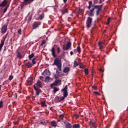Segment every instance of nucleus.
I'll use <instances>...</instances> for the list:
<instances>
[{
  "label": "nucleus",
  "instance_id": "f257e3e1",
  "mask_svg": "<svg viewBox=\"0 0 128 128\" xmlns=\"http://www.w3.org/2000/svg\"><path fill=\"white\" fill-rule=\"evenodd\" d=\"M61 92H63L64 96L60 98L58 96L57 97L58 100L60 102H62V100H64V98H66L68 94V85H66L64 88L62 90Z\"/></svg>",
  "mask_w": 128,
  "mask_h": 128
},
{
  "label": "nucleus",
  "instance_id": "f03ea898",
  "mask_svg": "<svg viewBox=\"0 0 128 128\" xmlns=\"http://www.w3.org/2000/svg\"><path fill=\"white\" fill-rule=\"evenodd\" d=\"M52 66H56L58 70L60 72H62V60L60 58H56L54 60V63Z\"/></svg>",
  "mask_w": 128,
  "mask_h": 128
},
{
  "label": "nucleus",
  "instance_id": "7ed1b4c3",
  "mask_svg": "<svg viewBox=\"0 0 128 128\" xmlns=\"http://www.w3.org/2000/svg\"><path fill=\"white\" fill-rule=\"evenodd\" d=\"M94 8L97 10L96 12V16H98L100 14V12H102V5H94Z\"/></svg>",
  "mask_w": 128,
  "mask_h": 128
},
{
  "label": "nucleus",
  "instance_id": "20e7f679",
  "mask_svg": "<svg viewBox=\"0 0 128 128\" xmlns=\"http://www.w3.org/2000/svg\"><path fill=\"white\" fill-rule=\"evenodd\" d=\"M41 24L40 22H34L32 25V30H36V28H40Z\"/></svg>",
  "mask_w": 128,
  "mask_h": 128
},
{
  "label": "nucleus",
  "instance_id": "39448f33",
  "mask_svg": "<svg viewBox=\"0 0 128 128\" xmlns=\"http://www.w3.org/2000/svg\"><path fill=\"white\" fill-rule=\"evenodd\" d=\"M92 18L90 17H88L86 22V28H90L92 26Z\"/></svg>",
  "mask_w": 128,
  "mask_h": 128
},
{
  "label": "nucleus",
  "instance_id": "423d86ee",
  "mask_svg": "<svg viewBox=\"0 0 128 128\" xmlns=\"http://www.w3.org/2000/svg\"><path fill=\"white\" fill-rule=\"evenodd\" d=\"M72 47V42H67L66 45H64L62 46V50H70Z\"/></svg>",
  "mask_w": 128,
  "mask_h": 128
},
{
  "label": "nucleus",
  "instance_id": "0eeeda50",
  "mask_svg": "<svg viewBox=\"0 0 128 128\" xmlns=\"http://www.w3.org/2000/svg\"><path fill=\"white\" fill-rule=\"evenodd\" d=\"M34 86L38 88H42V81L38 80L36 84L34 85Z\"/></svg>",
  "mask_w": 128,
  "mask_h": 128
},
{
  "label": "nucleus",
  "instance_id": "6e6552de",
  "mask_svg": "<svg viewBox=\"0 0 128 128\" xmlns=\"http://www.w3.org/2000/svg\"><path fill=\"white\" fill-rule=\"evenodd\" d=\"M94 7H92V9L90 10L88 16H94Z\"/></svg>",
  "mask_w": 128,
  "mask_h": 128
},
{
  "label": "nucleus",
  "instance_id": "1a4fd4ad",
  "mask_svg": "<svg viewBox=\"0 0 128 128\" xmlns=\"http://www.w3.org/2000/svg\"><path fill=\"white\" fill-rule=\"evenodd\" d=\"M32 80H34V79L32 77L29 78L26 80L28 84L27 85L30 86L32 84Z\"/></svg>",
  "mask_w": 128,
  "mask_h": 128
},
{
  "label": "nucleus",
  "instance_id": "9d476101",
  "mask_svg": "<svg viewBox=\"0 0 128 128\" xmlns=\"http://www.w3.org/2000/svg\"><path fill=\"white\" fill-rule=\"evenodd\" d=\"M65 124V128H72V124L66 122V121L64 122Z\"/></svg>",
  "mask_w": 128,
  "mask_h": 128
},
{
  "label": "nucleus",
  "instance_id": "9b49d317",
  "mask_svg": "<svg viewBox=\"0 0 128 128\" xmlns=\"http://www.w3.org/2000/svg\"><path fill=\"white\" fill-rule=\"evenodd\" d=\"M61 12L62 14H68V9L66 8L61 10Z\"/></svg>",
  "mask_w": 128,
  "mask_h": 128
},
{
  "label": "nucleus",
  "instance_id": "f8f14e48",
  "mask_svg": "<svg viewBox=\"0 0 128 128\" xmlns=\"http://www.w3.org/2000/svg\"><path fill=\"white\" fill-rule=\"evenodd\" d=\"M34 86V89L36 92V96H40V88H38L36 87V86Z\"/></svg>",
  "mask_w": 128,
  "mask_h": 128
},
{
  "label": "nucleus",
  "instance_id": "ddd939ff",
  "mask_svg": "<svg viewBox=\"0 0 128 128\" xmlns=\"http://www.w3.org/2000/svg\"><path fill=\"white\" fill-rule=\"evenodd\" d=\"M8 28L6 25H4L2 28V34H6Z\"/></svg>",
  "mask_w": 128,
  "mask_h": 128
},
{
  "label": "nucleus",
  "instance_id": "4468645a",
  "mask_svg": "<svg viewBox=\"0 0 128 128\" xmlns=\"http://www.w3.org/2000/svg\"><path fill=\"white\" fill-rule=\"evenodd\" d=\"M51 52L52 56H54V58H56V49H54V47L52 48Z\"/></svg>",
  "mask_w": 128,
  "mask_h": 128
},
{
  "label": "nucleus",
  "instance_id": "2eb2a0df",
  "mask_svg": "<svg viewBox=\"0 0 128 128\" xmlns=\"http://www.w3.org/2000/svg\"><path fill=\"white\" fill-rule=\"evenodd\" d=\"M8 4V1L6 0H4L0 4V6H6Z\"/></svg>",
  "mask_w": 128,
  "mask_h": 128
},
{
  "label": "nucleus",
  "instance_id": "dca6fc26",
  "mask_svg": "<svg viewBox=\"0 0 128 128\" xmlns=\"http://www.w3.org/2000/svg\"><path fill=\"white\" fill-rule=\"evenodd\" d=\"M26 68H30L32 66V64L30 63V62H28L25 64Z\"/></svg>",
  "mask_w": 128,
  "mask_h": 128
},
{
  "label": "nucleus",
  "instance_id": "f3484780",
  "mask_svg": "<svg viewBox=\"0 0 128 128\" xmlns=\"http://www.w3.org/2000/svg\"><path fill=\"white\" fill-rule=\"evenodd\" d=\"M98 44L100 48V50H102V48H104V43H103L102 42H98Z\"/></svg>",
  "mask_w": 128,
  "mask_h": 128
},
{
  "label": "nucleus",
  "instance_id": "a211bd4d",
  "mask_svg": "<svg viewBox=\"0 0 128 128\" xmlns=\"http://www.w3.org/2000/svg\"><path fill=\"white\" fill-rule=\"evenodd\" d=\"M88 10H90V8H94V4H92V2L90 1L88 2Z\"/></svg>",
  "mask_w": 128,
  "mask_h": 128
},
{
  "label": "nucleus",
  "instance_id": "6ab92c4d",
  "mask_svg": "<svg viewBox=\"0 0 128 128\" xmlns=\"http://www.w3.org/2000/svg\"><path fill=\"white\" fill-rule=\"evenodd\" d=\"M50 80H52V78H50V77L48 76H47L45 78L44 82L46 84H48V82H50Z\"/></svg>",
  "mask_w": 128,
  "mask_h": 128
},
{
  "label": "nucleus",
  "instance_id": "aec40b11",
  "mask_svg": "<svg viewBox=\"0 0 128 128\" xmlns=\"http://www.w3.org/2000/svg\"><path fill=\"white\" fill-rule=\"evenodd\" d=\"M104 0H94V2L96 4H102Z\"/></svg>",
  "mask_w": 128,
  "mask_h": 128
},
{
  "label": "nucleus",
  "instance_id": "412c9836",
  "mask_svg": "<svg viewBox=\"0 0 128 128\" xmlns=\"http://www.w3.org/2000/svg\"><path fill=\"white\" fill-rule=\"evenodd\" d=\"M4 44V40L2 39L1 40V43L0 44V52L2 51V46Z\"/></svg>",
  "mask_w": 128,
  "mask_h": 128
},
{
  "label": "nucleus",
  "instance_id": "4be33fe9",
  "mask_svg": "<svg viewBox=\"0 0 128 128\" xmlns=\"http://www.w3.org/2000/svg\"><path fill=\"white\" fill-rule=\"evenodd\" d=\"M50 124H51V126H54V128H56L58 126L56 122L54 120L50 122Z\"/></svg>",
  "mask_w": 128,
  "mask_h": 128
},
{
  "label": "nucleus",
  "instance_id": "5701e85b",
  "mask_svg": "<svg viewBox=\"0 0 128 128\" xmlns=\"http://www.w3.org/2000/svg\"><path fill=\"white\" fill-rule=\"evenodd\" d=\"M44 12H42L41 14H40L38 18L40 20H42L44 19Z\"/></svg>",
  "mask_w": 128,
  "mask_h": 128
},
{
  "label": "nucleus",
  "instance_id": "b1692460",
  "mask_svg": "<svg viewBox=\"0 0 128 128\" xmlns=\"http://www.w3.org/2000/svg\"><path fill=\"white\" fill-rule=\"evenodd\" d=\"M69 71H70V68L68 67H66L64 68L63 72L66 74V72H68Z\"/></svg>",
  "mask_w": 128,
  "mask_h": 128
},
{
  "label": "nucleus",
  "instance_id": "393cba45",
  "mask_svg": "<svg viewBox=\"0 0 128 128\" xmlns=\"http://www.w3.org/2000/svg\"><path fill=\"white\" fill-rule=\"evenodd\" d=\"M72 128H80V124H74L72 126Z\"/></svg>",
  "mask_w": 128,
  "mask_h": 128
},
{
  "label": "nucleus",
  "instance_id": "a878e982",
  "mask_svg": "<svg viewBox=\"0 0 128 128\" xmlns=\"http://www.w3.org/2000/svg\"><path fill=\"white\" fill-rule=\"evenodd\" d=\"M55 83H56V85L58 86V84L59 86H60L62 84V80H56L55 81Z\"/></svg>",
  "mask_w": 128,
  "mask_h": 128
},
{
  "label": "nucleus",
  "instance_id": "bb28decb",
  "mask_svg": "<svg viewBox=\"0 0 128 128\" xmlns=\"http://www.w3.org/2000/svg\"><path fill=\"white\" fill-rule=\"evenodd\" d=\"M17 58H22V54L20 52H17Z\"/></svg>",
  "mask_w": 128,
  "mask_h": 128
},
{
  "label": "nucleus",
  "instance_id": "cd10ccee",
  "mask_svg": "<svg viewBox=\"0 0 128 128\" xmlns=\"http://www.w3.org/2000/svg\"><path fill=\"white\" fill-rule=\"evenodd\" d=\"M50 88H52L54 86H58L56 83V82H53L52 84H50Z\"/></svg>",
  "mask_w": 128,
  "mask_h": 128
},
{
  "label": "nucleus",
  "instance_id": "c85d7f7f",
  "mask_svg": "<svg viewBox=\"0 0 128 128\" xmlns=\"http://www.w3.org/2000/svg\"><path fill=\"white\" fill-rule=\"evenodd\" d=\"M34 56V53H32L31 54L28 55V58L30 60Z\"/></svg>",
  "mask_w": 128,
  "mask_h": 128
},
{
  "label": "nucleus",
  "instance_id": "c756f323",
  "mask_svg": "<svg viewBox=\"0 0 128 128\" xmlns=\"http://www.w3.org/2000/svg\"><path fill=\"white\" fill-rule=\"evenodd\" d=\"M34 0H24V2H28V4H30V2H32Z\"/></svg>",
  "mask_w": 128,
  "mask_h": 128
},
{
  "label": "nucleus",
  "instance_id": "7c9ffc66",
  "mask_svg": "<svg viewBox=\"0 0 128 128\" xmlns=\"http://www.w3.org/2000/svg\"><path fill=\"white\" fill-rule=\"evenodd\" d=\"M84 72L85 74H86V76L88 75V74H89V72H88V69L85 68L84 70Z\"/></svg>",
  "mask_w": 128,
  "mask_h": 128
},
{
  "label": "nucleus",
  "instance_id": "2f4dec72",
  "mask_svg": "<svg viewBox=\"0 0 128 128\" xmlns=\"http://www.w3.org/2000/svg\"><path fill=\"white\" fill-rule=\"evenodd\" d=\"M40 124H42V126H46V122L45 121H41Z\"/></svg>",
  "mask_w": 128,
  "mask_h": 128
},
{
  "label": "nucleus",
  "instance_id": "473e14b6",
  "mask_svg": "<svg viewBox=\"0 0 128 128\" xmlns=\"http://www.w3.org/2000/svg\"><path fill=\"white\" fill-rule=\"evenodd\" d=\"M76 50H77V52H78V54H80V46L77 47V49Z\"/></svg>",
  "mask_w": 128,
  "mask_h": 128
},
{
  "label": "nucleus",
  "instance_id": "72a5a7b5",
  "mask_svg": "<svg viewBox=\"0 0 128 128\" xmlns=\"http://www.w3.org/2000/svg\"><path fill=\"white\" fill-rule=\"evenodd\" d=\"M78 66V62L75 60L74 62V68H76V66Z\"/></svg>",
  "mask_w": 128,
  "mask_h": 128
},
{
  "label": "nucleus",
  "instance_id": "f704fd0d",
  "mask_svg": "<svg viewBox=\"0 0 128 128\" xmlns=\"http://www.w3.org/2000/svg\"><path fill=\"white\" fill-rule=\"evenodd\" d=\"M110 20H112V18H110V17H108L106 24H110Z\"/></svg>",
  "mask_w": 128,
  "mask_h": 128
},
{
  "label": "nucleus",
  "instance_id": "c9c22d12",
  "mask_svg": "<svg viewBox=\"0 0 128 128\" xmlns=\"http://www.w3.org/2000/svg\"><path fill=\"white\" fill-rule=\"evenodd\" d=\"M56 92H58V88L56 87H54V94H56Z\"/></svg>",
  "mask_w": 128,
  "mask_h": 128
},
{
  "label": "nucleus",
  "instance_id": "e433bc0d",
  "mask_svg": "<svg viewBox=\"0 0 128 128\" xmlns=\"http://www.w3.org/2000/svg\"><path fill=\"white\" fill-rule=\"evenodd\" d=\"M90 126H94V123L92 122V120H90L89 122Z\"/></svg>",
  "mask_w": 128,
  "mask_h": 128
},
{
  "label": "nucleus",
  "instance_id": "4c0bfd02",
  "mask_svg": "<svg viewBox=\"0 0 128 128\" xmlns=\"http://www.w3.org/2000/svg\"><path fill=\"white\" fill-rule=\"evenodd\" d=\"M48 72V70L46 69L43 72H42V76H46V72Z\"/></svg>",
  "mask_w": 128,
  "mask_h": 128
},
{
  "label": "nucleus",
  "instance_id": "58836bf2",
  "mask_svg": "<svg viewBox=\"0 0 128 128\" xmlns=\"http://www.w3.org/2000/svg\"><path fill=\"white\" fill-rule=\"evenodd\" d=\"M36 58H33L32 60V63L33 64H36Z\"/></svg>",
  "mask_w": 128,
  "mask_h": 128
},
{
  "label": "nucleus",
  "instance_id": "ea45409f",
  "mask_svg": "<svg viewBox=\"0 0 128 128\" xmlns=\"http://www.w3.org/2000/svg\"><path fill=\"white\" fill-rule=\"evenodd\" d=\"M41 104L42 106H46V102H41Z\"/></svg>",
  "mask_w": 128,
  "mask_h": 128
},
{
  "label": "nucleus",
  "instance_id": "a19ab883",
  "mask_svg": "<svg viewBox=\"0 0 128 128\" xmlns=\"http://www.w3.org/2000/svg\"><path fill=\"white\" fill-rule=\"evenodd\" d=\"M30 20H32V16H30L28 17L27 22H28V24H30Z\"/></svg>",
  "mask_w": 128,
  "mask_h": 128
},
{
  "label": "nucleus",
  "instance_id": "79ce46f5",
  "mask_svg": "<svg viewBox=\"0 0 128 128\" xmlns=\"http://www.w3.org/2000/svg\"><path fill=\"white\" fill-rule=\"evenodd\" d=\"M2 104H4V102L2 101H0V108H2L4 106Z\"/></svg>",
  "mask_w": 128,
  "mask_h": 128
},
{
  "label": "nucleus",
  "instance_id": "37998d69",
  "mask_svg": "<svg viewBox=\"0 0 128 128\" xmlns=\"http://www.w3.org/2000/svg\"><path fill=\"white\" fill-rule=\"evenodd\" d=\"M44 44H46V40H42V43L40 44V46H44Z\"/></svg>",
  "mask_w": 128,
  "mask_h": 128
},
{
  "label": "nucleus",
  "instance_id": "c03bdc74",
  "mask_svg": "<svg viewBox=\"0 0 128 128\" xmlns=\"http://www.w3.org/2000/svg\"><path fill=\"white\" fill-rule=\"evenodd\" d=\"M86 68V66H84V64H81L80 66V68Z\"/></svg>",
  "mask_w": 128,
  "mask_h": 128
},
{
  "label": "nucleus",
  "instance_id": "a18cd8bd",
  "mask_svg": "<svg viewBox=\"0 0 128 128\" xmlns=\"http://www.w3.org/2000/svg\"><path fill=\"white\" fill-rule=\"evenodd\" d=\"M8 6H6L4 10V13L6 12V10H8Z\"/></svg>",
  "mask_w": 128,
  "mask_h": 128
},
{
  "label": "nucleus",
  "instance_id": "49530a36",
  "mask_svg": "<svg viewBox=\"0 0 128 128\" xmlns=\"http://www.w3.org/2000/svg\"><path fill=\"white\" fill-rule=\"evenodd\" d=\"M56 74L58 76H60V72H58V70H56Z\"/></svg>",
  "mask_w": 128,
  "mask_h": 128
},
{
  "label": "nucleus",
  "instance_id": "de8ad7c7",
  "mask_svg": "<svg viewBox=\"0 0 128 128\" xmlns=\"http://www.w3.org/2000/svg\"><path fill=\"white\" fill-rule=\"evenodd\" d=\"M94 94H98V96H100V93L98 92L94 91Z\"/></svg>",
  "mask_w": 128,
  "mask_h": 128
},
{
  "label": "nucleus",
  "instance_id": "09e8293b",
  "mask_svg": "<svg viewBox=\"0 0 128 128\" xmlns=\"http://www.w3.org/2000/svg\"><path fill=\"white\" fill-rule=\"evenodd\" d=\"M12 78H14V76H10L9 77V80H12Z\"/></svg>",
  "mask_w": 128,
  "mask_h": 128
},
{
  "label": "nucleus",
  "instance_id": "8fccbe9b",
  "mask_svg": "<svg viewBox=\"0 0 128 128\" xmlns=\"http://www.w3.org/2000/svg\"><path fill=\"white\" fill-rule=\"evenodd\" d=\"M57 50H58V54H60V47L58 48Z\"/></svg>",
  "mask_w": 128,
  "mask_h": 128
},
{
  "label": "nucleus",
  "instance_id": "3c124183",
  "mask_svg": "<svg viewBox=\"0 0 128 128\" xmlns=\"http://www.w3.org/2000/svg\"><path fill=\"white\" fill-rule=\"evenodd\" d=\"M18 34H22V29H19L18 30Z\"/></svg>",
  "mask_w": 128,
  "mask_h": 128
},
{
  "label": "nucleus",
  "instance_id": "603ef678",
  "mask_svg": "<svg viewBox=\"0 0 128 128\" xmlns=\"http://www.w3.org/2000/svg\"><path fill=\"white\" fill-rule=\"evenodd\" d=\"M92 88H94V90H98V88L94 86H92Z\"/></svg>",
  "mask_w": 128,
  "mask_h": 128
},
{
  "label": "nucleus",
  "instance_id": "864d4df0",
  "mask_svg": "<svg viewBox=\"0 0 128 128\" xmlns=\"http://www.w3.org/2000/svg\"><path fill=\"white\" fill-rule=\"evenodd\" d=\"M18 120L14 122V124H18Z\"/></svg>",
  "mask_w": 128,
  "mask_h": 128
},
{
  "label": "nucleus",
  "instance_id": "5fc2aeb1",
  "mask_svg": "<svg viewBox=\"0 0 128 128\" xmlns=\"http://www.w3.org/2000/svg\"><path fill=\"white\" fill-rule=\"evenodd\" d=\"M40 80H44V76H40Z\"/></svg>",
  "mask_w": 128,
  "mask_h": 128
},
{
  "label": "nucleus",
  "instance_id": "6e6d98bb",
  "mask_svg": "<svg viewBox=\"0 0 128 128\" xmlns=\"http://www.w3.org/2000/svg\"><path fill=\"white\" fill-rule=\"evenodd\" d=\"M24 6V4H21V8H23Z\"/></svg>",
  "mask_w": 128,
  "mask_h": 128
},
{
  "label": "nucleus",
  "instance_id": "4d7b16f0",
  "mask_svg": "<svg viewBox=\"0 0 128 128\" xmlns=\"http://www.w3.org/2000/svg\"><path fill=\"white\" fill-rule=\"evenodd\" d=\"M73 52H74V53L76 54V52H77L78 51H77L76 49H74V50H73Z\"/></svg>",
  "mask_w": 128,
  "mask_h": 128
},
{
  "label": "nucleus",
  "instance_id": "13d9d810",
  "mask_svg": "<svg viewBox=\"0 0 128 128\" xmlns=\"http://www.w3.org/2000/svg\"><path fill=\"white\" fill-rule=\"evenodd\" d=\"M54 78H58V76H56V74H54Z\"/></svg>",
  "mask_w": 128,
  "mask_h": 128
},
{
  "label": "nucleus",
  "instance_id": "bf43d9fd",
  "mask_svg": "<svg viewBox=\"0 0 128 128\" xmlns=\"http://www.w3.org/2000/svg\"><path fill=\"white\" fill-rule=\"evenodd\" d=\"M70 56H72V54H74V52L72 51H71L70 52Z\"/></svg>",
  "mask_w": 128,
  "mask_h": 128
},
{
  "label": "nucleus",
  "instance_id": "052dcab7",
  "mask_svg": "<svg viewBox=\"0 0 128 128\" xmlns=\"http://www.w3.org/2000/svg\"><path fill=\"white\" fill-rule=\"evenodd\" d=\"M100 72H104V70L102 69V68H100L99 70Z\"/></svg>",
  "mask_w": 128,
  "mask_h": 128
},
{
  "label": "nucleus",
  "instance_id": "680f3d73",
  "mask_svg": "<svg viewBox=\"0 0 128 128\" xmlns=\"http://www.w3.org/2000/svg\"><path fill=\"white\" fill-rule=\"evenodd\" d=\"M64 4H66V2H68V0H63Z\"/></svg>",
  "mask_w": 128,
  "mask_h": 128
},
{
  "label": "nucleus",
  "instance_id": "e2e57ef3",
  "mask_svg": "<svg viewBox=\"0 0 128 128\" xmlns=\"http://www.w3.org/2000/svg\"><path fill=\"white\" fill-rule=\"evenodd\" d=\"M62 116H64V115L62 114L60 115V118H62Z\"/></svg>",
  "mask_w": 128,
  "mask_h": 128
},
{
  "label": "nucleus",
  "instance_id": "0e129e2a",
  "mask_svg": "<svg viewBox=\"0 0 128 128\" xmlns=\"http://www.w3.org/2000/svg\"><path fill=\"white\" fill-rule=\"evenodd\" d=\"M14 104H16V102H12V104L14 105Z\"/></svg>",
  "mask_w": 128,
  "mask_h": 128
},
{
  "label": "nucleus",
  "instance_id": "69168bd1",
  "mask_svg": "<svg viewBox=\"0 0 128 128\" xmlns=\"http://www.w3.org/2000/svg\"><path fill=\"white\" fill-rule=\"evenodd\" d=\"M55 6H57L58 7V4H56Z\"/></svg>",
  "mask_w": 128,
  "mask_h": 128
},
{
  "label": "nucleus",
  "instance_id": "338daca9",
  "mask_svg": "<svg viewBox=\"0 0 128 128\" xmlns=\"http://www.w3.org/2000/svg\"><path fill=\"white\" fill-rule=\"evenodd\" d=\"M58 122H60V120H58Z\"/></svg>",
  "mask_w": 128,
  "mask_h": 128
},
{
  "label": "nucleus",
  "instance_id": "774afa93",
  "mask_svg": "<svg viewBox=\"0 0 128 128\" xmlns=\"http://www.w3.org/2000/svg\"><path fill=\"white\" fill-rule=\"evenodd\" d=\"M5 48V49H6V47H4Z\"/></svg>",
  "mask_w": 128,
  "mask_h": 128
}]
</instances>
